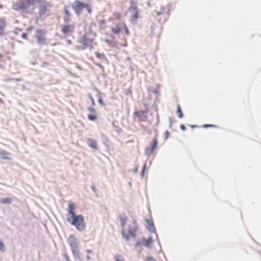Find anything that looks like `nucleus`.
<instances>
[{
    "mask_svg": "<svg viewBox=\"0 0 261 261\" xmlns=\"http://www.w3.org/2000/svg\"><path fill=\"white\" fill-rule=\"evenodd\" d=\"M67 219V221L70 223L71 225L75 226L76 229L79 231H83L86 227L84 221V217L82 215H75Z\"/></svg>",
    "mask_w": 261,
    "mask_h": 261,
    "instance_id": "obj_1",
    "label": "nucleus"
},
{
    "mask_svg": "<svg viewBox=\"0 0 261 261\" xmlns=\"http://www.w3.org/2000/svg\"><path fill=\"white\" fill-rule=\"evenodd\" d=\"M68 241L74 257L79 261H82L79 249V243L76 237L73 234H71L69 237Z\"/></svg>",
    "mask_w": 261,
    "mask_h": 261,
    "instance_id": "obj_2",
    "label": "nucleus"
},
{
    "mask_svg": "<svg viewBox=\"0 0 261 261\" xmlns=\"http://www.w3.org/2000/svg\"><path fill=\"white\" fill-rule=\"evenodd\" d=\"M86 3H84L82 2L76 0L72 5V8L75 12L77 16H80L81 14L82 11L85 8Z\"/></svg>",
    "mask_w": 261,
    "mask_h": 261,
    "instance_id": "obj_3",
    "label": "nucleus"
},
{
    "mask_svg": "<svg viewBox=\"0 0 261 261\" xmlns=\"http://www.w3.org/2000/svg\"><path fill=\"white\" fill-rule=\"evenodd\" d=\"M40 5L39 6V13L40 15H44L48 11V8L50 7L49 4L45 1H41L38 3Z\"/></svg>",
    "mask_w": 261,
    "mask_h": 261,
    "instance_id": "obj_4",
    "label": "nucleus"
},
{
    "mask_svg": "<svg viewBox=\"0 0 261 261\" xmlns=\"http://www.w3.org/2000/svg\"><path fill=\"white\" fill-rule=\"evenodd\" d=\"M12 9L16 11L23 12L27 9L26 4L22 1H19L17 3L13 4Z\"/></svg>",
    "mask_w": 261,
    "mask_h": 261,
    "instance_id": "obj_5",
    "label": "nucleus"
},
{
    "mask_svg": "<svg viewBox=\"0 0 261 261\" xmlns=\"http://www.w3.org/2000/svg\"><path fill=\"white\" fill-rule=\"evenodd\" d=\"M145 221L147 223V225L146 226V228L151 233H155L156 237L158 238V234L155 232V226L152 221L147 218H145Z\"/></svg>",
    "mask_w": 261,
    "mask_h": 261,
    "instance_id": "obj_6",
    "label": "nucleus"
},
{
    "mask_svg": "<svg viewBox=\"0 0 261 261\" xmlns=\"http://www.w3.org/2000/svg\"><path fill=\"white\" fill-rule=\"evenodd\" d=\"M74 24H68V25H64L62 26L61 32L64 34H66L69 32V30L71 28H74Z\"/></svg>",
    "mask_w": 261,
    "mask_h": 261,
    "instance_id": "obj_7",
    "label": "nucleus"
},
{
    "mask_svg": "<svg viewBox=\"0 0 261 261\" xmlns=\"http://www.w3.org/2000/svg\"><path fill=\"white\" fill-rule=\"evenodd\" d=\"M6 27V20L4 17H0V36H1Z\"/></svg>",
    "mask_w": 261,
    "mask_h": 261,
    "instance_id": "obj_8",
    "label": "nucleus"
},
{
    "mask_svg": "<svg viewBox=\"0 0 261 261\" xmlns=\"http://www.w3.org/2000/svg\"><path fill=\"white\" fill-rule=\"evenodd\" d=\"M87 144L91 148L94 149H98L97 146V143L96 141L92 139H88L87 141Z\"/></svg>",
    "mask_w": 261,
    "mask_h": 261,
    "instance_id": "obj_9",
    "label": "nucleus"
},
{
    "mask_svg": "<svg viewBox=\"0 0 261 261\" xmlns=\"http://www.w3.org/2000/svg\"><path fill=\"white\" fill-rule=\"evenodd\" d=\"M158 141L157 139H154L153 140V142L151 146V148H146L145 149V153H147V151L148 150H151V153H152L153 152L154 150H155V149L156 148V147L158 145Z\"/></svg>",
    "mask_w": 261,
    "mask_h": 261,
    "instance_id": "obj_10",
    "label": "nucleus"
},
{
    "mask_svg": "<svg viewBox=\"0 0 261 261\" xmlns=\"http://www.w3.org/2000/svg\"><path fill=\"white\" fill-rule=\"evenodd\" d=\"M142 241L144 242L143 245L147 247L150 248L151 247V244L153 242L152 238L150 237L147 239L145 238L144 237H143Z\"/></svg>",
    "mask_w": 261,
    "mask_h": 261,
    "instance_id": "obj_11",
    "label": "nucleus"
},
{
    "mask_svg": "<svg viewBox=\"0 0 261 261\" xmlns=\"http://www.w3.org/2000/svg\"><path fill=\"white\" fill-rule=\"evenodd\" d=\"M37 40V43L40 45H46L47 44V40L44 37H39V36H34Z\"/></svg>",
    "mask_w": 261,
    "mask_h": 261,
    "instance_id": "obj_12",
    "label": "nucleus"
},
{
    "mask_svg": "<svg viewBox=\"0 0 261 261\" xmlns=\"http://www.w3.org/2000/svg\"><path fill=\"white\" fill-rule=\"evenodd\" d=\"M119 218L120 219L121 227L122 230H124V226L126 224L127 218L125 216V215L122 214V215H120L119 216Z\"/></svg>",
    "mask_w": 261,
    "mask_h": 261,
    "instance_id": "obj_13",
    "label": "nucleus"
},
{
    "mask_svg": "<svg viewBox=\"0 0 261 261\" xmlns=\"http://www.w3.org/2000/svg\"><path fill=\"white\" fill-rule=\"evenodd\" d=\"M68 208H69L68 213L71 215V217L73 215H76L74 212V209L75 208V206L74 203H70L68 205Z\"/></svg>",
    "mask_w": 261,
    "mask_h": 261,
    "instance_id": "obj_14",
    "label": "nucleus"
},
{
    "mask_svg": "<svg viewBox=\"0 0 261 261\" xmlns=\"http://www.w3.org/2000/svg\"><path fill=\"white\" fill-rule=\"evenodd\" d=\"M130 11L133 10V11H136L138 10V8L137 6V3L134 0L130 1V6L129 8Z\"/></svg>",
    "mask_w": 261,
    "mask_h": 261,
    "instance_id": "obj_15",
    "label": "nucleus"
},
{
    "mask_svg": "<svg viewBox=\"0 0 261 261\" xmlns=\"http://www.w3.org/2000/svg\"><path fill=\"white\" fill-rule=\"evenodd\" d=\"M143 113L141 111H136L134 113V116L143 120L147 118V116L143 115Z\"/></svg>",
    "mask_w": 261,
    "mask_h": 261,
    "instance_id": "obj_16",
    "label": "nucleus"
},
{
    "mask_svg": "<svg viewBox=\"0 0 261 261\" xmlns=\"http://www.w3.org/2000/svg\"><path fill=\"white\" fill-rule=\"evenodd\" d=\"M87 42H89L90 43H91L92 40L88 38L86 35L82 36L80 40L79 41V43L80 44H81V42L85 43Z\"/></svg>",
    "mask_w": 261,
    "mask_h": 261,
    "instance_id": "obj_17",
    "label": "nucleus"
},
{
    "mask_svg": "<svg viewBox=\"0 0 261 261\" xmlns=\"http://www.w3.org/2000/svg\"><path fill=\"white\" fill-rule=\"evenodd\" d=\"M46 35V31L41 30V29H38L36 30V34L34 36H39V37H44V36Z\"/></svg>",
    "mask_w": 261,
    "mask_h": 261,
    "instance_id": "obj_18",
    "label": "nucleus"
},
{
    "mask_svg": "<svg viewBox=\"0 0 261 261\" xmlns=\"http://www.w3.org/2000/svg\"><path fill=\"white\" fill-rule=\"evenodd\" d=\"M95 55L96 57L101 60L107 61L108 59L103 53H99L98 52H95Z\"/></svg>",
    "mask_w": 261,
    "mask_h": 261,
    "instance_id": "obj_19",
    "label": "nucleus"
},
{
    "mask_svg": "<svg viewBox=\"0 0 261 261\" xmlns=\"http://www.w3.org/2000/svg\"><path fill=\"white\" fill-rule=\"evenodd\" d=\"M12 198L10 197H7L0 199V202L4 204H10L12 203Z\"/></svg>",
    "mask_w": 261,
    "mask_h": 261,
    "instance_id": "obj_20",
    "label": "nucleus"
},
{
    "mask_svg": "<svg viewBox=\"0 0 261 261\" xmlns=\"http://www.w3.org/2000/svg\"><path fill=\"white\" fill-rule=\"evenodd\" d=\"M103 41L106 42L108 45H110L115 41L114 37L113 36H110L109 39H105L102 40Z\"/></svg>",
    "mask_w": 261,
    "mask_h": 261,
    "instance_id": "obj_21",
    "label": "nucleus"
},
{
    "mask_svg": "<svg viewBox=\"0 0 261 261\" xmlns=\"http://www.w3.org/2000/svg\"><path fill=\"white\" fill-rule=\"evenodd\" d=\"M88 119L90 121H95L97 119V116L94 114H88L87 116Z\"/></svg>",
    "mask_w": 261,
    "mask_h": 261,
    "instance_id": "obj_22",
    "label": "nucleus"
},
{
    "mask_svg": "<svg viewBox=\"0 0 261 261\" xmlns=\"http://www.w3.org/2000/svg\"><path fill=\"white\" fill-rule=\"evenodd\" d=\"M7 153L5 151H0V157L3 159L8 160L9 158L7 156Z\"/></svg>",
    "mask_w": 261,
    "mask_h": 261,
    "instance_id": "obj_23",
    "label": "nucleus"
},
{
    "mask_svg": "<svg viewBox=\"0 0 261 261\" xmlns=\"http://www.w3.org/2000/svg\"><path fill=\"white\" fill-rule=\"evenodd\" d=\"M121 234L122 237L125 239L126 241H128L130 239V238L128 234H126L125 231V230H121Z\"/></svg>",
    "mask_w": 261,
    "mask_h": 261,
    "instance_id": "obj_24",
    "label": "nucleus"
},
{
    "mask_svg": "<svg viewBox=\"0 0 261 261\" xmlns=\"http://www.w3.org/2000/svg\"><path fill=\"white\" fill-rule=\"evenodd\" d=\"M177 113L179 118H181L183 117V114L179 105H177Z\"/></svg>",
    "mask_w": 261,
    "mask_h": 261,
    "instance_id": "obj_25",
    "label": "nucleus"
},
{
    "mask_svg": "<svg viewBox=\"0 0 261 261\" xmlns=\"http://www.w3.org/2000/svg\"><path fill=\"white\" fill-rule=\"evenodd\" d=\"M139 17V12L138 11H135L134 15L131 17V21H134L135 19Z\"/></svg>",
    "mask_w": 261,
    "mask_h": 261,
    "instance_id": "obj_26",
    "label": "nucleus"
},
{
    "mask_svg": "<svg viewBox=\"0 0 261 261\" xmlns=\"http://www.w3.org/2000/svg\"><path fill=\"white\" fill-rule=\"evenodd\" d=\"M87 96L89 99L91 100L92 106H94L95 105V103L92 94L91 93H88Z\"/></svg>",
    "mask_w": 261,
    "mask_h": 261,
    "instance_id": "obj_27",
    "label": "nucleus"
},
{
    "mask_svg": "<svg viewBox=\"0 0 261 261\" xmlns=\"http://www.w3.org/2000/svg\"><path fill=\"white\" fill-rule=\"evenodd\" d=\"M131 218H132V223H133V225L132 226H136V227L138 229V225L137 224V219H135L133 216H132Z\"/></svg>",
    "mask_w": 261,
    "mask_h": 261,
    "instance_id": "obj_28",
    "label": "nucleus"
},
{
    "mask_svg": "<svg viewBox=\"0 0 261 261\" xmlns=\"http://www.w3.org/2000/svg\"><path fill=\"white\" fill-rule=\"evenodd\" d=\"M202 127L206 128H209V127H218V126L216 125H214V124H203L202 125Z\"/></svg>",
    "mask_w": 261,
    "mask_h": 261,
    "instance_id": "obj_29",
    "label": "nucleus"
},
{
    "mask_svg": "<svg viewBox=\"0 0 261 261\" xmlns=\"http://www.w3.org/2000/svg\"><path fill=\"white\" fill-rule=\"evenodd\" d=\"M146 168V163H145V164L143 165V168H142V171H141V176L142 177H144V173H145V171Z\"/></svg>",
    "mask_w": 261,
    "mask_h": 261,
    "instance_id": "obj_30",
    "label": "nucleus"
},
{
    "mask_svg": "<svg viewBox=\"0 0 261 261\" xmlns=\"http://www.w3.org/2000/svg\"><path fill=\"white\" fill-rule=\"evenodd\" d=\"M0 250L3 252L5 250V245L2 240H0Z\"/></svg>",
    "mask_w": 261,
    "mask_h": 261,
    "instance_id": "obj_31",
    "label": "nucleus"
},
{
    "mask_svg": "<svg viewBox=\"0 0 261 261\" xmlns=\"http://www.w3.org/2000/svg\"><path fill=\"white\" fill-rule=\"evenodd\" d=\"M112 30L115 34H119L121 31V29L118 27L117 28H112Z\"/></svg>",
    "mask_w": 261,
    "mask_h": 261,
    "instance_id": "obj_32",
    "label": "nucleus"
},
{
    "mask_svg": "<svg viewBox=\"0 0 261 261\" xmlns=\"http://www.w3.org/2000/svg\"><path fill=\"white\" fill-rule=\"evenodd\" d=\"M85 5H86V6H85V8L87 9L88 12L89 14H91L92 13V9L91 8L90 5L87 3H86Z\"/></svg>",
    "mask_w": 261,
    "mask_h": 261,
    "instance_id": "obj_33",
    "label": "nucleus"
},
{
    "mask_svg": "<svg viewBox=\"0 0 261 261\" xmlns=\"http://www.w3.org/2000/svg\"><path fill=\"white\" fill-rule=\"evenodd\" d=\"M85 5H86V6H85V8L87 9L88 12L89 14H91L92 13V9L91 8L90 5L87 3H86Z\"/></svg>",
    "mask_w": 261,
    "mask_h": 261,
    "instance_id": "obj_34",
    "label": "nucleus"
},
{
    "mask_svg": "<svg viewBox=\"0 0 261 261\" xmlns=\"http://www.w3.org/2000/svg\"><path fill=\"white\" fill-rule=\"evenodd\" d=\"M136 231H131L130 230H128V233L133 238H135L136 237Z\"/></svg>",
    "mask_w": 261,
    "mask_h": 261,
    "instance_id": "obj_35",
    "label": "nucleus"
},
{
    "mask_svg": "<svg viewBox=\"0 0 261 261\" xmlns=\"http://www.w3.org/2000/svg\"><path fill=\"white\" fill-rule=\"evenodd\" d=\"M128 230H130L131 231H137L138 228H137L136 227V226H134L129 225H128Z\"/></svg>",
    "mask_w": 261,
    "mask_h": 261,
    "instance_id": "obj_36",
    "label": "nucleus"
},
{
    "mask_svg": "<svg viewBox=\"0 0 261 261\" xmlns=\"http://www.w3.org/2000/svg\"><path fill=\"white\" fill-rule=\"evenodd\" d=\"M91 188L92 191L95 193L96 197H98V194H97V192H96V188L95 187V185L94 184H93L91 186Z\"/></svg>",
    "mask_w": 261,
    "mask_h": 261,
    "instance_id": "obj_37",
    "label": "nucleus"
},
{
    "mask_svg": "<svg viewBox=\"0 0 261 261\" xmlns=\"http://www.w3.org/2000/svg\"><path fill=\"white\" fill-rule=\"evenodd\" d=\"M88 42H87L85 43L81 42V44L83 45L86 47H90V48H93V46L91 44H89Z\"/></svg>",
    "mask_w": 261,
    "mask_h": 261,
    "instance_id": "obj_38",
    "label": "nucleus"
},
{
    "mask_svg": "<svg viewBox=\"0 0 261 261\" xmlns=\"http://www.w3.org/2000/svg\"><path fill=\"white\" fill-rule=\"evenodd\" d=\"M95 65L96 66H97V67H99L101 69L102 72H104V71H105L104 67L101 64L98 63H95Z\"/></svg>",
    "mask_w": 261,
    "mask_h": 261,
    "instance_id": "obj_39",
    "label": "nucleus"
},
{
    "mask_svg": "<svg viewBox=\"0 0 261 261\" xmlns=\"http://www.w3.org/2000/svg\"><path fill=\"white\" fill-rule=\"evenodd\" d=\"M64 13L65 15H66L68 17H70V16H71V14H70L69 11L67 9V7H65V8H64Z\"/></svg>",
    "mask_w": 261,
    "mask_h": 261,
    "instance_id": "obj_40",
    "label": "nucleus"
},
{
    "mask_svg": "<svg viewBox=\"0 0 261 261\" xmlns=\"http://www.w3.org/2000/svg\"><path fill=\"white\" fill-rule=\"evenodd\" d=\"M22 29H19L18 28H15L13 31V32L15 34L17 35L19 33V32L21 31Z\"/></svg>",
    "mask_w": 261,
    "mask_h": 261,
    "instance_id": "obj_41",
    "label": "nucleus"
},
{
    "mask_svg": "<svg viewBox=\"0 0 261 261\" xmlns=\"http://www.w3.org/2000/svg\"><path fill=\"white\" fill-rule=\"evenodd\" d=\"M88 111L92 113H95V110L92 107H88L87 109Z\"/></svg>",
    "mask_w": 261,
    "mask_h": 261,
    "instance_id": "obj_42",
    "label": "nucleus"
},
{
    "mask_svg": "<svg viewBox=\"0 0 261 261\" xmlns=\"http://www.w3.org/2000/svg\"><path fill=\"white\" fill-rule=\"evenodd\" d=\"M98 102L102 106H105V103L103 102V100H102V99L100 97H99L98 99Z\"/></svg>",
    "mask_w": 261,
    "mask_h": 261,
    "instance_id": "obj_43",
    "label": "nucleus"
},
{
    "mask_svg": "<svg viewBox=\"0 0 261 261\" xmlns=\"http://www.w3.org/2000/svg\"><path fill=\"white\" fill-rule=\"evenodd\" d=\"M146 261H155V260L153 257L148 256L146 258Z\"/></svg>",
    "mask_w": 261,
    "mask_h": 261,
    "instance_id": "obj_44",
    "label": "nucleus"
},
{
    "mask_svg": "<svg viewBox=\"0 0 261 261\" xmlns=\"http://www.w3.org/2000/svg\"><path fill=\"white\" fill-rule=\"evenodd\" d=\"M164 135L165 140H167L169 137V132L168 130H166L164 133Z\"/></svg>",
    "mask_w": 261,
    "mask_h": 261,
    "instance_id": "obj_45",
    "label": "nucleus"
},
{
    "mask_svg": "<svg viewBox=\"0 0 261 261\" xmlns=\"http://www.w3.org/2000/svg\"><path fill=\"white\" fill-rule=\"evenodd\" d=\"M70 21V17L67 16L64 18V21L65 22H68Z\"/></svg>",
    "mask_w": 261,
    "mask_h": 261,
    "instance_id": "obj_46",
    "label": "nucleus"
},
{
    "mask_svg": "<svg viewBox=\"0 0 261 261\" xmlns=\"http://www.w3.org/2000/svg\"><path fill=\"white\" fill-rule=\"evenodd\" d=\"M27 37L28 34L26 33H23L21 35V37L24 39H26L27 38Z\"/></svg>",
    "mask_w": 261,
    "mask_h": 261,
    "instance_id": "obj_47",
    "label": "nucleus"
},
{
    "mask_svg": "<svg viewBox=\"0 0 261 261\" xmlns=\"http://www.w3.org/2000/svg\"><path fill=\"white\" fill-rule=\"evenodd\" d=\"M180 128L183 131H185L186 129V126L182 124L180 125Z\"/></svg>",
    "mask_w": 261,
    "mask_h": 261,
    "instance_id": "obj_48",
    "label": "nucleus"
},
{
    "mask_svg": "<svg viewBox=\"0 0 261 261\" xmlns=\"http://www.w3.org/2000/svg\"><path fill=\"white\" fill-rule=\"evenodd\" d=\"M121 257V255H119V254H116L115 255V259H116V261H122L119 258Z\"/></svg>",
    "mask_w": 261,
    "mask_h": 261,
    "instance_id": "obj_49",
    "label": "nucleus"
},
{
    "mask_svg": "<svg viewBox=\"0 0 261 261\" xmlns=\"http://www.w3.org/2000/svg\"><path fill=\"white\" fill-rule=\"evenodd\" d=\"M142 244V243L140 241H137L135 244V247H137L140 246Z\"/></svg>",
    "mask_w": 261,
    "mask_h": 261,
    "instance_id": "obj_50",
    "label": "nucleus"
},
{
    "mask_svg": "<svg viewBox=\"0 0 261 261\" xmlns=\"http://www.w3.org/2000/svg\"><path fill=\"white\" fill-rule=\"evenodd\" d=\"M13 80L14 81H15V82H21L22 81V79H19V78H16V79H14Z\"/></svg>",
    "mask_w": 261,
    "mask_h": 261,
    "instance_id": "obj_51",
    "label": "nucleus"
},
{
    "mask_svg": "<svg viewBox=\"0 0 261 261\" xmlns=\"http://www.w3.org/2000/svg\"><path fill=\"white\" fill-rule=\"evenodd\" d=\"M125 33L127 35H129V30L128 29V28L125 27Z\"/></svg>",
    "mask_w": 261,
    "mask_h": 261,
    "instance_id": "obj_52",
    "label": "nucleus"
},
{
    "mask_svg": "<svg viewBox=\"0 0 261 261\" xmlns=\"http://www.w3.org/2000/svg\"><path fill=\"white\" fill-rule=\"evenodd\" d=\"M138 171V167H136L133 170V172L136 173Z\"/></svg>",
    "mask_w": 261,
    "mask_h": 261,
    "instance_id": "obj_53",
    "label": "nucleus"
},
{
    "mask_svg": "<svg viewBox=\"0 0 261 261\" xmlns=\"http://www.w3.org/2000/svg\"><path fill=\"white\" fill-rule=\"evenodd\" d=\"M33 29H34L33 27H31L27 29V31H30L32 30Z\"/></svg>",
    "mask_w": 261,
    "mask_h": 261,
    "instance_id": "obj_54",
    "label": "nucleus"
},
{
    "mask_svg": "<svg viewBox=\"0 0 261 261\" xmlns=\"http://www.w3.org/2000/svg\"><path fill=\"white\" fill-rule=\"evenodd\" d=\"M129 68L132 71L135 70L134 67L132 65H130Z\"/></svg>",
    "mask_w": 261,
    "mask_h": 261,
    "instance_id": "obj_55",
    "label": "nucleus"
},
{
    "mask_svg": "<svg viewBox=\"0 0 261 261\" xmlns=\"http://www.w3.org/2000/svg\"><path fill=\"white\" fill-rule=\"evenodd\" d=\"M66 42L67 43V44H71V41L70 40H69V39H67L66 40Z\"/></svg>",
    "mask_w": 261,
    "mask_h": 261,
    "instance_id": "obj_56",
    "label": "nucleus"
},
{
    "mask_svg": "<svg viewBox=\"0 0 261 261\" xmlns=\"http://www.w3.org/2000/svg\"><path fill=\"white\" fill-rule=\"evenodd\" d=\"M86 252L88 253H92V250H90V249H87L86 250Z\"/></svg>",
    "mask_w": 261,
    "mask_h": 261,
    "instance_id": "obj_57",
    "label": "nucleus"
},
{
    "mask_svg": "<svg viewBox=\"0 0 261 261\" xmlns=\"http://www.w3.org/2000/svg\"><path fill=\"white\" fill-rule=\"evenodd\" d=\"M190 126H191V127L192 128H196V127H198V125H190Z\"/></svg>",
    "mask_w": 261,
    "mask_h": 261,
    "instance_id": "obj_58",
    "label": "nucleus"
},
{
    "mask_svg": "<svg viewBox=\"0 0 261 261\" xmlns=\"http://www.w3.org/2000/svg\"><path fill=\"white\" fill-rule=\"evenodd\" d=\"M141 112H143V115H144V114L147 113L148 112V111L147 110H144V111H141Z\"/></svg>",
    "mask_w": 261,
    "mask_h": 261,
    "instance_id": "obj_59",
    "label": "nucleus"
},
{
    "mask_svg": "<svg viewBox=\"0 0 261 261\" xmlns=\"http://www.w3.org/2000/svg\"><path fill=\"white\" fill-rule=\"evenodd\" d=\"M169 122L170 123H173V121L172 120V118L171 117H169Z\"/></svg>",
    "mask_w": 261,
    "mask_h": 261,
    "instance_id": "obj_60",
    "label": "nucleus"
},
{
    "mask_svg": "<svg viewBox=\"0 0 261 261\" xmlns=\"http://www.w3.org/2000/svg\"><path fill=\"white\" fill-rule=\"evenodd\" d=\"M154 93L155 94H157V95L159 94V92L157 90H155L154 91Z\"/></svg>",
    "mask_w": 261,
    "mask_h": 261,
    "instance_id": "obj_61",
    "label": "nucleus"
},
{
    "mask_svg": "<svg viewBox=\"0 0 261 261\" xmlns=\"http://www.w3.org/2000/svg\"><path fill=\"white\" fill-rule=\"evenodd\" d=\"M86 258L88 260H90V256L89 255H87V256H86Z\"/></svg>",
    "mask_w": 261,
    "mask_h": 261,
    "instance_id": "obj_62",
    "label": "nucleus"
},
{
    "mask_svg": "<svg viewBox=\"0 0 261 261\" xmlns=\"http://www.w3.org/2000/svg\"><path fill=\"white\" fill-rule=\"evenodd\" d=\"M113 126L119 128V127H117L114 123H113Z\"/></svg>",
    "mask_w": 261,
    "mask_h": 261,
    "instance_id": "obj_63",
    "label": "nucleus"
},
{
    "mask_svg": "<svg viewBox=\"0 0 261 261\" xmlns=\"http://www.w3.org/2000/svg\"><path fill=\"white\" fill-rule=\"evenodd\" d=\"M66 261H70L69 260V259L67 256H66Z\"/></svg>",
    "mask_w": 261,
    "mask_h": 261,
    "instance_id": "obj_64",
    "label": "nucleus"
}]
</instances>
